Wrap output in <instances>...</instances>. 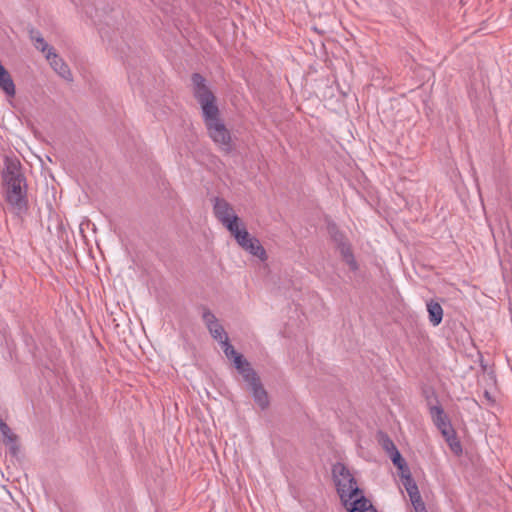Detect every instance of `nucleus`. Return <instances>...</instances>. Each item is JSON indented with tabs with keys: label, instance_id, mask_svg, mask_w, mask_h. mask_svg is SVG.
Instances as JSON below:
<instances>
[{
	"label": "nucleus",
	"instance_id": "obj_10",
	"mask_svg": "<svg viewBox=\"0 0 512 512\" xmlns=\"http://www.w3.org/2000/svg\"><path fill=\"white\" fill-rule=\"evenodd\" d=\"M229 232L234 237L237 244L244 250H246L249 243L252 242V240L255 238L249 234L243 223L242 225L233 227V229L229 230Z\"/></svg>",
	"mask_w": 512,
	"mask_h": 512
},
{
	"label": "nucleus",
	"instance_id": "obj_1",
	"mask_svg": "<svg viewBox=\"0 0 512 512\" xmlns=\"http://www.w3.org/2000/svg\"><path fill=\"white\" fill-rule=\"evenodd\" d=\"M193 93L201 106L205 125L212 140L225 152L231 150V136L224 123L219 118L216 98L206 84L205 78L194 73L191 78Z\"/></svg>",
	"mask_w": 512,
	"mask_h": 512
},
{
	"label": "nucleus",
	"instance_id": "obj_15",
	"mask_svg": "<svg viewBox=\"0 0 512 512\" xmlns=\"http://www.w3.org/2000/svg\"><path fill=\"white\" fill-rule=\"evenodd\" d=\"M430 320H442L443 310L438 302L430 301L426 304Z\"/></svg>",
	"mask_w": 512,
	"mask_h": 512
},
{
	"label": "nucleus",
	"instance_id": "obj_8",
	"mask_svg": "<svg viewBox=\"0 0 512 512\" xmlns=\"http://www.w3.org/2000/svg\"><path fill=\"white\" fill-rule=\"evenodd\" d=\"M46 59L49 62L51 68L63 79L72 81V73L67 63L55 53L54 50H49L46 54Z\"/></svg>",
	"mask_w": 512,
	"mask_h": 512
},
{
	"label": "nucleus",
	"instance_id": "obj_3",
	"mask_svg": "<svg viewBox=\"0 0 512 512\" xmlns=\"http://www.w3.org/2000/svg\"><path fill=\"white\" fill-rule=\"evenodd\" d=\"M6 185V200L17 212H22L27 205L26 192L23 188L24 178L15 165H8L3 172Z\"/></svg>",
	"mask_w": 512,
	"mask_h": 512
},
{
	"label": "nucleus",
	"instance_id": "obj_13",
	"mask_svg": "<svg viewBox=\"0 0 512 512\" xmlns=\"http://www.w3.org/2000/svg\"><path fill=\"white\" fill-rule=\"evenodd\" d=\"M247 252L264 261L267 258L266 251L257 238H254L246 248Z\"/></svg>",
	"mask_w": 512,
	"mask_h": 512
},
{
	"label": "nucleus",
	"instance_id": "obj_14",
	"mask_svg": "<svg viewBox=\"0 0 512 512\" xmlns=\"http://www.w3.org/2000/svg\"><path fill=\"white\" fill-rule=\"evenodd\" d=\"M31 39L34 42L35 48L42 53H45V55L49 52V50H54V48L49 46L38 32H32Z\"/></svg>",
	"mask_w": 512,
	"mask_h": 512
},
{
	"label": "nucleus",
	"instance_id": "obj_16",
	"mask_svg": "<svg viewBox=\"0 0 512 512\" xmlns=\"http://www.w3.org/2000/svg\"><path fill=\"white\" fill-rule=\"evenodd\" d=\"M446 442L449 445L451 451L455 455H460L462 453V446H461L460 441L457 438V435H455L452 438L448 439Z\"/></svg>",
	"mask_w": 512,
	"mask_h": 512
},
{
	"label": "nucleus",
	"instance_id": "obj_2",
	"mask_svg": "<svg viewBox=\"0 0 512 512\" xmlns=\"http://www.w3.org/2000/svg\"><path fill=\"white\" fill-rule=\"evenodd\" d=\"M337 492L348 512H377L371 501L358 487L353 474L342 463H336L332 469Z\"/></svg>",
	"mask_w": 512,
	"mask_h": 512
},
{
	"label": "nucleus",
	"instance_id": "obj_12",
	"mask_svg": "<svg viewBox=\"0 0 512 512\" xmlns=\"http://www.w3.org/2000/svg\"><path fill=\"white\" fill-rule=\"evenodd\" d=\"M430 413L433 419L434 424L438 427V429L442 427H446L450 424L448 421L443 409L439 406H433L430 408Z\"/></svg>",
	"mask_w": 512,
	"mask_h": 512
},
{
	"label": "nucleus",
	"instance_id": "obj_9",
	"mask_svg": "<svg viewBox=\"0 0 512 512\" xmlns=\"http://www.w3.org/2000/svg\"><path fill=\"white\" fill-rule=\"evenodd\" d=\"M250 376L246 377L245 375H242L245 381H247L252 389L253 396L255 401L258 403V405L261 408H266L269 404L268 396L266 391L262 388L261 385H259L257 378L255 376L254 371L250 368Z\"/></svg>",
	"mask_w": 512,
	"mask_h": 512
},
{
	"label": "nucleus",
	"instance_id": "obj_18",
	"mask_svg": "<svg viewBox=\"0 0 512 512\" xmlns=\"http://www.w3.org/2000/svg\"><path fill=\"white\" fill-rule=\"evenodd\" d=\"M203 320H216L209 310H203Z\"/></svg>",
	"mask_w": 512,
	"mask_h": 512
},
{
	"label": "nucleus",
	"instance_id": "obj_5",
	"mask_svg": "<svg viewBox=\"0 0 512 512\" xmlns=\"http://www.w3.org/2000/svg\"><path fill=\"white\" fill-rule=\"evenodd\" d=\"M209 331L214 339L218 340L223 348L227 358L233 361L235 368L241 375L250 376V364L241 354L235 351L232 345L228 343L227 334L220 322H210Z\"/></svg>",
	"mask_w": 512,
	"mask_h": 512
},
{
	"label": "nucleus",
	"instance_id": "obj_11",
	"mask_svg": "<svg viewBox=\"0 0 512 512\" xmlns=\"http://www.w3.org/2000/svg\"><path fill=\"white\" fill-rule=\"evenodd\" d=\"M0 432L3 437V442L10 446L12 450L16 449L17 436L12 432L8 425L0 419Z\"/></svg>",
	"mask_w": 512,
	"mask_h": 512
},
{
	"label": "nucleus",
	"instance_id": "obj_17",
	"mask_svg": "<svg viewBox=\"0 0 512 512\" xmlns=\"http://www.w3.org/2000/svg\"><path fill=\"white\" fill-rule=\"evenodd\" d=\"M439 430L441 431L443 437L445 438V441L456 435V432L451 426V424L447 425L446 427H442Z\"/></svg>",
	"mask_w": 512,
	"mask_h": 512
},
{
	"label": "nucleus",
	"instance_id": "obj_6",
	"mask_svg": "<svg viewBox=\"0 0 512 512\" xmlns=\"http://www.w3.org/2000/svg\"><path fill=\"white\" fill-rule=\"evenodd\" d=\"M213 212L217 220L229 231L242 221L235 213L234 208L225 199L216 197L213 204Z\"/></svg>",
	"mask_w": 512,
	"mask_h": 512
},
{
	"label": "nucleus",
	"instance_id": "obj_7",
	"mask_svg": "<svg viewBox=\"0 0 512 512\" xmlns=\"http://www.w3.org/2000/svg\"><path fill=\"white\" fill-rule=\"evenodd\" d=\"M329 232L338 246L339 252L343 260L349 265L350 269L355 271L358 266L351 252L350 246L345 242L344 236L336 231L335 226L329 227Z\"/></svg>",
	"mask_w": 512,
	"mask_h": 512
},
{
	"label": "nucleus",
	"instance_id": "obj_4",
	"mask_svg": "<svg viewBox=\"0 0 512 512\" xmlns=\"http://www.w3.org/2000/svg\"><path fill=\"white\" fill-rule=\"evenodd\" d=\"M391 447L394 449L393 454L391 455L392 461L395 466L399 470H401V480L402 484L405 487V490L409 496L410 502L413 506L414 512H427L425 503L422 500V497L419 493L418 487L416 483L410 476L409 470L405 465L403 458L398 450H396L394 444L390 442Z\"/></svg>",
	"mask_w": 512,
	"mask_h": 512
}]
</instances>
